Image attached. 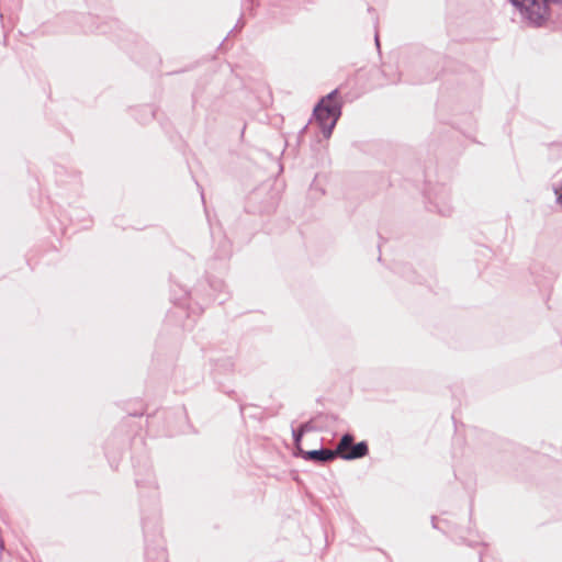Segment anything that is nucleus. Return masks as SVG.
Instances as JSON below:
<instances>
[{
    "label": "nucleus",
    "instance_id": "f8f14e48",
    "mask_svg": "<svg viewBox=\"0 0 562 562\" xmlns=\"http://www.w3.org/2000/svg\"><path fill=\"white\" fill-rule=\"evenodd\" d=\"M431 522H432L434 528H436V527H437V526H436V517H432V518H431Z\"/></svg>",
    "mask_w": 562,
    "mask_h": 562
},
{
    "label": "nucleus",
    "instance_id": "39448f33",
    "mask_svg": "<svg viewBox=\"0 0 562 562\" xmlns=\"http://www.w3.org/2000/svg\"><path fill=\"white\" fill-rule=\"evenodd\" d=\"M305 435V432L299 427L297 429L292 430V436L295 445H300L302 437Z\"/></svg>",
    "mask_w": 562,
    "mask_h": 562
},
{
    "label": "nucleus",
    "instance_id": "6e6552de",
    "mask_svg": "<svg viewBox=\"0 0 562 562\" xmlns=\"http://www.w3.org/2000/svg\"><path fill=\"white\" fill-rule=\"evenodd\" d=\"M557 202L560 206H562V193H560L558 196H557Z\"/></svg>",
    "mask_w": 562,
    "mask_h": 562
},
{
    "label": "nucleus",
    "instance_id": "20e7f679",
    "mask_svg": "<svg viewBox=\"0 0 562 562\" xmlns=\"http://www.w3.org/2000/svg\"><path fill=\"white\" fill-rule=\"evenodd\" d=\"M301 453L305 460L315 461L318 463L331 461L337 457V452L335 450L324 448L319 450L301 451Z\"/></svg>",
    "mask_w": 562,
    "mask_h": 562
},
{
    "label": "nucleus",
    "instance_id": "f03ea898",
    "mask_svg": "<svg viewBox=\"0 0 562 562\" xmlns=\"http://www.w3.org/2000/svg\"><path fill=\"white\" fill-rule=\"evenodd\" d=\"M518 8L526 20L535 26H539L547 19V0H509Z\"/></svg>",
    "mask_w": 562,
    "mask_h": 562
},
{
    "label": "nucleus",
    "instance_id": "423d86ee",
    "mask_svg": "<svg viewBox=\"0 0 562 562\" xmlns=\"http://www.w3.org/2000/svg\"><path fill=\"white\" fill-rule=\"evenodd\" d=\"M300 428L306 434V432H310V431H313L315 429L314 425L312 424V422H306L304 424H302L300 426Z\"/></svg>",
    "mask_w": 562,
    "mask_h": 562
},
{
    "label": "nucleus",
    "instance_id": "9d476101",
    "mask_svg": "<svg viewBox=\"0 0 562 562\" xmlns=\"http://www.w3.org/2000/svg\"><path fill=\"white\" fill-rule=\"evenodd\" d=\"M151 554H153V552L149 549H147L146 555H147L148 559H151Z\"/></svg>",
    "mask_w": 562,
    "mask_h": 562
},
{
    "label": "nucleus",
    "instance_id": "7ed1b4c3",
    "mask_svg": "<svg viewBox=\"0 0 562 562\" xmlns=\"http://www.w3.org/2000/svg\"><path fill=\"white\" fill-rule=\"evenodd\" d=\"M335 451L345 460H355L367 456L369 450L366 441L353 443V436L345 434Z\"/></svg>",
    "mask_w": 562,
    "mask_h": 562
},
{
    "label": "nucleus",
    "instance_id": "0eeeda50",
    "mask_svg": "<svg viewBox=\"0 0 562 562\" xmlns=\"http://www.w3.org/2000/svg\"><path fill=\"white\" fill-rule=\"evenodd\" d=\"M158 554H159V561L164 562V561L166 560V553H165V551H164V550H160V551L158 552Z\"/></svg>",
    "mask_w": 562,
    "mask_h": 562
},
{
    "label": "nucleus",
    "instance_id": "9b49d317",
    "mask_svg": "<svg viewBox=\"0 0 562 562\" xmlns=\"http://www.w3.org/2000/svg\"><path fill=\"white\" fill-rule=\"evenodd\" d=\"M115 221H116L117 223L123 222V216H119V217H116V218H115Z\"/></svg>",
    "mask_w": 562,
    "mask_h": 562
},
{
    "label": "nucleus",
    "instance_id": "f257e3e1",
    "mask_svg": "<svg viewBox=\"0 0 562 562\" xmlns=\"http://www.w3.org/2000/svg\"><path fill=\"white\" fill-rule=\"evenodd\" d=\"M337 90L331 91L314 109V117L325 138H329L341 114V106L336 101Z\"/></svg>",
    "mask_w": 562,
    "mask_h": 562
},
{
    "label": "nucleus",
    "instance_id": "1a4fd4ad",
    "mask_svg": "<svg viewBox=\"0 0 562 562\" xmlns=\"http://www.w3.org/2000/svg\"><path fill=\"white\" fill-rule=\"evenodd\" d=\"M374 40H375V45H376V47H380V42H379V35H378V32H375V37H374Z\"/></svg>",
    "mask_w": 562,
    "mask_h": 562
}]
</instances>
